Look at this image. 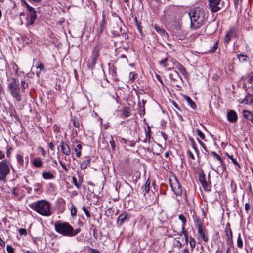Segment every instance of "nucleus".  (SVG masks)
I'll use <instances>...</instances> for the list:
<instances>
[{
  "label": "nucleus",
  "instance_id": "nucleus-6",
  "mask_svg": "<svg viewBox=\"0 0 253 253\" xmlns=\"http://www.w3.org/2000/svg\"><path fill=\"white\" fill-rule=\"evenodd\" d=\"M10 172V168L6 160L0 162V181H5L6 176Z\"/></svg>",
  "mask_w": 253,
  "mask_h": 253
},
{
  "label": "nucleus",
  "instance_id": "nucleus-19",
  "mask_svg": "<svg viewBox=\"0 0 253 253\" xmlns=\"http://www.w3.org/2000/svg\"><path fill=\"white\" fill-rule=\"evenodd\" d=\"M85 160L81 164V169L84 170L88 166H90V159L88 156L85 157Z\"/></svg>",
  "mask_w": 253,
  "mask_h": 253
},
{
  "label": "nucleus",
  "instance_id": "nucleus-20",
  "mask_svg": "<svg viewBox=\"0 0 253 253\" xmlns=\"http://www.w3.org/2000/svg\"><path fill=\"white\" fill-rule=\"evenodd\" d=\"M243 116L244 118L253 123V115L250 111L246 110H244L243 111Z\"/></svg>",
  "mask_w": 253,
  "mask_h": 253
},
{
  "label": "nucleus",
  "instance_id": "nucleus-27",
  "mask_svg": "<svg viewBox=\"0 0 253 253\" xmlns=\"http://www.w3.org/2000/svg\"><path fill=\"white\" fill-rule=\"evenodd\" d=\"M178 234L179 236H181L182 234H183L184 236V237H185V242L186 243H188V232L185 230V227H183V229H182V232L181 233H178Z\"/></svg>",
  "mask_w": 253,
  "mask_h": 253
},
{
  "label": "nucleus",
  "instance_id": "nucleus-7",
  "mask_svg": "<svg viewBox=\"0 0 253 253\" xmlns=\"http://www.w3.org/2000/svg\"><path fill=\"white\" fill-rule=\"evenodd\" d=\"M169 76L172 86L179 87L182 82V79L178 72L176 71H172L169 74Z\"/></svg>",
  "mask_w": 253,
  "mask_h": 253
},
{
  "label": "nucleus",
  "instance_id": "nucleus-48",
  "mask_svg": "<svg viewBox=\"0 0 253 253\" xmlns=\"http://www.w3.org/2000/svg\"><path fill=\"white\" fill-rule=\"evenodd\" d=\"M168 61V58H165L164 59L159 61V64L161 65H163L164 67H166L167 65L166 64Z\"/></svg>",
  "mask_w": 253,
  "mask_h": 253
},
{
  "label": "nucleus",
  "instance_id": "nucleus-39",
  "mask_svg": "<svg viewBox=\"0 0 253 253\" xmlns=\"http://www.w3.org/2000/svg\"><path fill=\"white\" fill-rule=\"evenodd\" d=\"M247 56L243 54L238 55V58L240 62H245L247 60Z\"/></svg>",
  "mask_w": 253,
  "mask_h": 253
},
{
  "label": "nucleus",
  "instance_id": "nucleus-29",
  "mask_svg": "<svg viewBox=\"0 0 253 253\" xmlns=\"http://www.w3.org/2000/svg\"><path fill=\"white\" fill-rule=\"evenodd\" d=\"M16 159H17V161L18 162L19 164L21 166H23L24 165V159H23V156L20 154H17L16 155Z\"/></svg>",
  "mask_w": 253,
  "mask_h": 253
},
{
  "label": "nucleus",
  "instance_id": "nucleus-64",
  "mask_svg": "<svg viewBox=\"0 0 253 253\" xmlns=\"http://www.w3.org/2000/svg\"><path fill=\"white\" fill-rule=\"evenodd\" d=\"M59 163L60 164V165H61V166L62 167V168L66 170V171H67L68 170V169L66 168L65 165L63 163V162L62 161H59Z\"/></svg>",
  "mask_w": 253,
  "mask_h": 253
},
{
  "label": "nucleus",
  "instance_id": "nucleus-32",
  "mask_svg": "<svg viewBox=\"0 0 253 253\" xmlns=\"http://www.w3.org/2000/svg\"><path fill=\"white\" fill-rule=\"evenodd\" d=\"M237 246H238V247L239 248H242L243 247V240H242V239L241 238V235L240 233H239L238 234V238H237Z\"/></svg>",
  "mask_w": 253,
  "mask_h": 253
},
{
  "label": "nucleus",
  "instance_id": "nucleus-59",
  "mask_svg": "<svg viewBox=\"0 0 253 253\" xmlns=\"http://www.w3.org/2000/svg\"><path fill=\"white\" fill-rule=\"evenodd\" d=\"M19 232L20 235H26L27 234V231H26V229H23V228L20 229L19 230Z\"/></svg>",
  "mask_w": 253,
  "mask_h": 253
},
{
  "label": "nucleus",
  "instance_id": "nucleus-13",
  "mask_svg": "<svg viewBox=\"0 0 253 253\" xmlns=\"http://www.w3.org/2000/svg\"><path fill=\"white\" fill-rule=\"evenodd\" d=\"M225 230L226 232V236L227 237L226 240V243L229 246H232L233 245V241L232 239V232L230 227L229 223H227L226 224Z\"/></svg>",
  "mask_w": 253,
  "mask_h": 253
},
{
  "label": "nucleus",
  "instance_id": "nucleus-47",
  "mask_svg": "<svg viewBox=\"0 0 253 253\" xmlns=\"http://www.w3.org/2000/svg\"><path fill=\"white\" fill-rule=\"evenodd\" d=\"M146 137L148 139L149 141H150L151 138V129L150 126H148V131H146Z\"/></svg>",
  "mask_w": 253,
  "mask_h": 253
},
{
  "label": "nucleus",
  "instance_id": "nucleus-4",
  "mask_svg": "<svg viewBox=\"0 0 253 253\" xmlns=\"http://www.w3.org/2000/svg\"><path fill=\"white\" fill-rule=\"evenodd\" d=\"M55 231L65 236L70 237L72 226L68 222L58 221L54 224Z\"/></svg>",
  "mask_w": 253,
  "mask_h": 253
},
{
  "label": "nucleus",
  "instance_id": "nucleus-54",
  "mask_svg": "<svg viewBox=\"0 0 253 253\" xmlns=\"http://www.w3.org/2000/svg\"><path fill=\"white\" fill-rule=\"evenodd\" d=\"M37 68L40 69V71L44 70V66L42 62H41L39 65L37 66Z\"/></svg>",
  "mask_w": 253,
  "mask_h": 253
},
{
  "label": "nucleus",
  "instance_id": "nucleus-15",
  "mask_svg": "<svg viewBox=\"0 0 253 253\" xmlns=\"http://www.w3.org/2000/svg\"><path fill=\"white\" fill-rule=\"evenodd\" d=\"M60 147L62 152L65 155L68 156L71 154V149L69 145L64 141L60 142Z\"/></svg>",
  "mask_w": 253,
  "mask_h": 253
},
{
  "label": "nucleus",
  "instance_id": "nucleus-24",
  "mask_svg": "<svg viewBox=\"0 0 253 253\" xmlns=\"http://www.w3.org/2000/svg\"><path fill=\"white\" fill-rule=\"evenodd\" d=\"M82 149V146L81 144H78L76 147L74 148V151L76 152L77 157L79 158L81 155V150Z\"/></svg>",
  "mask_w": 253,
  "mask_h": 253
},
{
  "label": "nucleus",
  "instance_id": "nucleus-37",
  "mask_svg": "<svg viewBox=\"0 0 253 253\" xmlns=\"http://www.w3.org/2000/svg\"><path fill=\"white\" fill-rule=\"evenodd\" d=\"M154 28L156 30V31L161 35H164L165 33V31L163 29L161 28L157 25H154Z\"/></svg>",
  "mask_w": 253,
  "mask_h": 253
},
{
  "label": "nucleus",
  "instance_id": "nucleus-41",
  "mask_svg": "<svg viewBox=\"0 0 253 253\" xmlns=\"http://www.w3.org/2000/svg\"><path fill=\"white\" fill-rule=\"evenodd\" d=\"M77 214V209L76 207L72 205L71 209V214L72 216H76Z\"/></svg>",
  "mask_w": 253,
  "mask_h": 253
},
{
  "label": "nucleus",
  "instance_id": "nucleus-31",
  "mask_svg": "<svg viewBox=\"0 0 253 253\" xmlns=\"http://www.w3.org/2000/svg\"><path fill=\"white\" fill-rule=\"evenodd\" d=\"M178 218L179 220H180L182 223V229H183V227H185L186 223V219L184 215L182 214H180L178 216Z\"/></svg>",
  "mask_w": 253,
  "mask_h": 253
},
{
  "label": "nucleus",
  "instance_id": "nucleus-49",
  "mask_svg": "<svg viewBox=\"0 0 253 253\" xmlns=\"http://www.w3.org/2000/svg\"><path fill=\"white\" fill-rule=\"evenodd\" d=\"M179 70H180L181 73L182 74H183V75H185L187 73L185 68L182 65H180V66L179 67Z\"/></svg>",
  "mask_w": 253,
  "mask_h": 253
},
{
  "label": "nucleus",
  "instance_id": "nucleus-42",
  "mask_svg": "<svg viewBox=\"0 0 253 253\" xmlns=\"http://www.w3.org/2000/svg\"><path fill=\"white\" fill-rule=\"evenodd\" d=\"M73 125L75 127L79 128L80 127V123L77 118H74L72 119Z\"/></svg>",
  "mask_w": 253,
  "mask_h": 253
},
{
  "label": "nucleus",
  "instance_id": "nucleus-3",
  "mask_svg": "<svg viewBox=\"0 0 253 253\" xmlns=\"http://www.w3.org/2000/svg\"><path fill=\"white\" fill-rule=\"evenodd\" d=\"M8 89L16 101L20 102L22 100L20 95V89L19 86V81L15 78H12L8 84Z\"/></svg>",
  "mask_w": 253,
  "mask_h": 253
},
{
  "label": "nucleus",
  "instance_id": "nucleus-56",
  "mask_svg": "<svg viewBox=\"0 0 253 253\" xmlns=\"http://www.w3.org/2000/svg\"><path fill=\"white\" fill-rule=\"evenodd\" d=\"M136 76H137L136 74L134 73L133 72H130V80L131 81H133L135 79Z\"/></svg>",
  "mask_w": 253,
  "mask_h": 253
},
{
  "label": "nucleus",
  "instance_id": "nucleus-44",
  "mask_svg": "<svg viewBox=\"0 0 253 253\" xmlns=\"http://www.w3.org/2000/svg\"><path fill=\"white\" fill-rule=\"evenodd\" d=\"M72 182L77 188L78 189L80 188L81 184L78 182L77 179L75 177H72Z\"/></svg>",
  "mask_w": 253,
  "mask_h": 253
},
{
  "label": "nucleus",
  "instance_id": "nucleus-10",
  "mask_svg": "<svg viewBox=\"0 0 253 253\" xmlns=\"http://www.w3.org/2000/svg\"><path fill=\"white\" fill-rule=\"evenodd\" d=\"M197 226L198 227V234L203 239V240L207 242L209 239L208 236L205 233L202 226V222L200 219L198 218L196 221Z\"/></svg>",
  "mask_w": 253,
  "mask_h": 253
},
{
  "label": "nucleus",
  "instance_id": "nucleus-55",
  "mask_svg": "<svg viewBox=\"0 0 253 253\" xmlns=\"http://www.w3.org/2000/svg\"><path fill=\"white\" fill-rule=\"evenodd\" d=\"M135 21L136 25L137 26L138 30L139 31V32L140 33H141V32H142L141 26L140 24L138 23V21L137 20L136 18H135Z\"/></svg>",
  "mask_w": 253,
  "mask_h": 253
},
{
  "label": "nucleus",
  "instance_id": "nucleus-40",
  "mask_svg": "<svg viewBox=\"0 0 253 253\" xmlns=\"http://www.w3.org/2000/svg\"><path fill=\"white\" fill-rule=\"evenodd\" d=\"M226 155L229 159L231 160L234 164L237 165L239 168H240L239 164L238 163L237 160L233 157L232 155H230L228 153H226Z\"/></svg>",
  "mask_w": 253,
  "mask_h": 253
},
{
  "label": "nucleus",
  "instance_id": "nucleus-5",
  "mask_svg": "<svg viewBox=\"0 0 253 253\" xmlns=\"http://www.w3.org/2000/svg\"><path fill=\"white\" fill-rule=\"evenodd\" d=\"M113 16L114 19L111 24L113 27L112 33L115 36H119L122 33V26L123 25V22L121 18L117 14Z\"/></svg>",
  "mask_w": 253,
  "mask_h": 253
},
{
  "label": "nucleus",
  "instance_id": "nucleus-60",
  "mask_svg": "<svg viewBox=\"0 0 253 253\" xmlns=\"http://www.w3.org/2000/svg\"><path fill=\"white\" fill-rule=\"evenodd\" d=\"M242 0H234V2L235 6L237 7L238 5L242 3Z\"/></svg>",
  "mask_w": 253,
  "mask_h": 253
},
{
  "label": "nucleus",
  "instance_id": "nucleus-17",
  "mask_svg": "<svg viewBox=\"0 0 253 253\" xmlns=\"http://www.w3.org/2000/svg\"><path fill=\"white\" fill-rule=\"evenodd\" d=\"M240 103L248 105L253 104V95L249 93L247 94L245 98Z\"/></svg>",
  "mask_w": 253,
  "mask_h": 253
},
{
  "label": "nucleus",
  "instance_id": "nucleus-62",
  "mask_svg": "<svg viewBox=\"0 0 253 253\" xmlns=\"http://www.w3.org/2000/svg\"><path fill=\"white\" fill-rule=\"evenodd\" d=\"M39 149L41 150V152L42 153V155L43 156H45V155H46V152L44 150V149L41 147H39Z\"/></svg>",
  "mask_w": 253,
  "mask_h": 253
},
{
  "label": "nucleus",
  "instance_id": "nucleus-14",
  "mask_svg": "<svg viewBox=\"0 0 253 253\" xmlns=\"http://www.w3.org/2000/svg\"><path fill=\"white\" fill-rule=\"evenodd\" d=\"M36 19L37 15L35 11L28 13L26 17L27 24L30 25H33Z\"/></svg>",
  "mask_w": 253,
  "mask_h": 253
},
{
  "label": "nucleus",
  "instance_id": "nucleus-57",
  "mask_svg": "<svg viewBox=\"0 0 253 253\" xmlns=\"http://www.w3.org/2000/svg\"><path fill=\"white\" fill-rule=\"evenodd\" d=\"M89 253H100V252L94 249L89 248L88 249Z\"/></svg>",
  "mask_w": 253,
  "mask_h": 253
},
{
  "label": "nucleus",
  "instance_id": "nucleus-2",
  "mask_svg": "<svg viewBox=\"0 0 253 253\" xmlns=\"http://www.w3.org/2000/svg\"><path fill=\"white\" fill-rule=\"evenodd\" d=\"M29 207L43 216H49L52 214L50 204L45 200L35 202L30 204Z\"/></svg>",
  "mask_w": 253,
  "mask_h": 253
},
{
  "label": "nucleus",
  "instance_id": "nucleus-53",
  "mask_svg": "<svg viewBox=\"0 0 253 253\" xmlns=\"http://www.w3.org/2000/svg\"><path fill=\"white\" fill-rule=\"evenodd\" d=\"M106 24V22L105 21L104 17L103 16L102 21L100 22L99 26H100L101 27H103L105 28Z\"/></svg>",
  "mask_w": 253,
  "mask_h": 253
},
{
  "label": "nucleus",
  "instance_id": "nucleus-51",
  "mask_svg": "<svg viewBox=\"0 0 253 253\" xmlns=\"http://www.w3.org/2000/svg\"><path fill=\"white\" fill-rule=\"evenodd\" d=\"M110 144L112 150L114 151L116 148V144L112 137H111V140L110 141Z\"/></svg>",
  "mask_w": 253,
  "mask_h": 253
},
{
  "label": "nucleus",
  "instance_id": "nucleus-52",
  "mask_svg": "<svg viewBox=\"0 0 253 253\" xmlns=\"http://www.w3.org/2000/svg\"><path fill=\"white\" fill-rule=\"evenodd\" d=\"M104 29V27H101L100 26L97 29V33L99 36L102 34Z\"/></svg>",
  "mask_w": 253,
  "mask_h": 253
},
{
  "label": "nucleus",
  "instance_id": "nucleus-8",
  "mask_svg": "<svg viewBox=\"0 0 253 253\" xmlns=\"http://www.w3.org/2000/svg\"><path fill=\"white\" fill-rule=\"evenodd\" d=\"M101 46L98 44L96 45L92 48V54L90 57V63L89 66L93 68L96 63V61L100 56L99 51L101 49Z\"/></svg>",
  "mask_w": 253,
  "mask_h": 253
},
{
  "label": "nucleus",
  "instance_id": "nucleus-45",
  "mask_svg": "<svg viewBox=\"0 0 253 253\" xmlns=\"http://www.w3.org/2000/svg\"><path fill=\"white\" fill-rule=\"evenodd\" d=\"M196 131L197 135L200 137V138L204 140L205 138L204 134L199 129H197Z\"/></svg>",
  "mask_w": 253,
  "mask_h": 253
},
{
  "label": "nucleus",
  "instance_id": "nucleus-46",
  "mask_svg": "<svg viewBox=\"0 0 253 253\" xmlns=\"http://www.w3.org/2000/svg\"><path fill=\"white\" fill-rule=\"evenodd\" d=\"M201 185L205 191H210V187L208 185L207 181L204 183H202Z\"/></svg>",
  "mask_w": 253,
  "mask_h": 253
},
{
  "label": "nucleus",
  "instance_id": "nucleus-21",
  "mask_svg": "<svg viewBox=\"0 0 253 253\" xmlns=\"http://www.w3.org/2000/svg\"><path fill=\"white\" fill-rule=\"evenodd\" d=\"M33 165L37 168H40L43 165V162L40 157L35 158L32 161Z\"/></svg>",
  "mask_w": 253,
  "mask_h": 253
},
{
  "label": "nucleus",
  "instance_id": "nucleus-43",
  "mask_svg": "<svg viewBox=\"0 0 253 253\" xmlns=\"http://www.w3.org/2000/svg\"><path fill=\"white\" fill-rule=\"evenodd\" d=\"M82 209L84 211V212L86 217L87 218H90L91 217V215L90 214L89 211L86 208V207L85 206H83L82 207Z\"/></svg>",
  "mask_w": 253,
  "mask_h": 253
},
{
  "label": "nucleus",
  "instance_id": "nucleus-63",
  "mask_svg": "<svg viewBox=\"0 0 253 253\" xmlns=\"http://www.w3.org/2000/svg\"><path fill=\"white\" fill-rule=\"evenodd\" d=\"M188 154L189 156V157L193 160L195 159V157L194 156V155L193 154L192 152L190 151H188Z\"/></svg>",
  "mask_w": 253,
  "mask_h": 253
},
{
  "label": "nucleus",
  "instance_id": "nucleus-50",
  "mask_svg": "<svg viewBox=\"0 0 253 253\" xmlns=\"http://www.w3.org/2000/svg\"><path fill=\"white\" fill-rule=\"evenodd\" d=\"M6 250L8 253H13L14 252V249L10 245H7Z\"/></svg>",
  "mask_w": 253,
  "mask_h": 253
},
{
  "label": "nucleus",
  "instance_id": "nucleus-25",
  "mask_svg": "<svg viewBox=\"0 0 253 253\" xmlns=\"http://www.w3.org/2000/svg\"><path fill=\"white\" fill-rule=\"evenodd\" d=\"M42 177L45 179H52L54 178V175L50 172H45L42 173Z\"/></svg>",
  "mask_w": 253,
  "mask_h": 253
},
{
  "label": "nucleus",
  "instance_id": "nucleus-22",
  "mask_svg": "<svg viewBox=\"0 0 253 253\" xmlns=\"http://www.w3.org/2000/svg\"><path fill=\"white\" fill-rule=\"evenodd\" d=\"M184 98L185 100L187 101L189 105L193 109H196L197 108L196 105L195 103L191 99V98L186 95L184 96Z\"/></svg>",
  "mask_w": 253,
  "mask_h": 253
},
{
  "label": "nucleus",
  "instance_id": "nucleus-18",
  "mask_svg": "<svg viewBox=\"0 0 253 253\" xmlns=\"http://www.w3.org/2000/svg\"><path fill=\"white\" fill-rule=\"evenodd\" d=\"M127 218L128 214L125 212L120 214L117 219V224L119 226H121L122 224L125 223Z\"/></svg>",
  "mask_w": 253,
  "mask_h": 253
},
{
  "label": "nucleus",
  "instance_id": "nucleus-61",
  "mask_svg": "<svg viewBox=\"0 0 253 253\" xmlns=\"http://www.w3.org/2000/svg\"><path fill=\"white\" fill-rule=\"evenodd\" d=\"M12 149L11 147H8L6 149V155L7 157H10V156L11 155L10 150Z\"/></svg>",
  "mask_w": 253,
  "mask_h": 253
},
{
  "label": "nucleus",
  "instance_id": "nucleus-9",
  "mask_svg": "<svg viewBox=\"0 0 253 253\" xmlns=\"http://www.w3.org/2000/svg\"><path fill=\"white\" fill-rule=\"evenodd\" d=\"M224 2L221 0H208V5L212 12H217L223 6Z\"/></svg>",
  "mask_w": 253,
  "mask_h": 253
},
{
  "label": "nucleus",
  "instance_id": "nucleus-11",
  "mask_svg": "<svg viewBox=\"0 0 253 253\" xmlns=\"http://www.w3.org/2000/svg\"><path fill=\"white\" fill-rule=\"evenodd\" d=\"M170 181L171 180H170ZM170 184L174 193L177 196H180L182 194V190L177 179H175L172 183L170 182Z\"/></svg>",
  "mask_w": 253,
  "mask_h": 253
},
{
  "label": "nucleus",
  "instance_id": "nucleus-23",
  "mask_svg": "<svg viewBox=\"0 0 253 253\" xmlns=\"http://www.w3.org/2000/svg\"><path fill=\"white\" fill-rule=\"evenodd\" d=\"M150 181L149 179H148L144 185V186L142 187V190L145 195L147 193H148L150 189Z\"/></svg>",
  "mask_w": 253,
  "mask_h": 253
},
{
  "label": "nucleus",
  "instance_id": "nucleus-58",
  "mask_svg": "<svg viewBox=\"0 0 253 253\" xmlns=\"http://www.w3.org/2000/svg\"><path fill=\"white\" fill-rule=\"evenodd\" d=\"M156 77L158 80V81L160 82L162 85L164 86V84L162 79L161 78L160 76L158 74H156Z\"/></svg>",
  "mask_w": 253,
  "mask_h": 253
},
{
  "label": "nucleus",
  "instance_id": "nucleus-34",
  "mask_svg": "<svg viewBox=\"0 0 253 253\" xmlns=\"http://www.w3.org/2000/svg\"><path fill=\"white\" fill-rule=\"evenodd\" d=\"M189 244L192 249H193L196 246V240L191 236L189 237Z\"/></svg>",
  "mask_w": 253,
  "mask_h": 253
},
{
  "label": "nucleus",
  "instance_id": "nucleus-1",
  "mask_svg": "<svg viewBox=\"0 0 253 253\" xmlns=\"http://www.w3.org/2000/svg\"><path fill=\"white\" fill-rule=\"evenodd\" d=\"M191 20V27L194 29L199 28L206 20L205 12L203 9L196 8L189 12Z\"/></svg>",
  "mask_w": 253,
  "mask_h": 253
},
{
  "label": "nucleus",
  "instance_id": "nucleus-33",
  "mask_svg": "<svg viewBox=\"0 0 253 253\" xmlns=\"http://www.w3.org/2000/svg\"><path fill=\"white\" fill-rule=\"evenodd\" d=\"M212 154L218 161H220V163L223 166V169H225V166L223 165V162L222 158L215 152H212Z\"/></svg>",
  "mask_w": 253,
  "mask_h": 253
},
{
  "label": "nucleus",
  "instance_id": "nucleus-36",
  "mask_svg": "<svg viewBox=\"0 0 253 253\" xmlns=\"http://www.w3.org/2000/svg\"><path fill=\"white\" fill-rule=\"evenodd\" d=\"M199 180L201 184L206 182V176L204 173H200L199 174Z\"/></svg>",
  "mask_w": 253,
  "mask_h": 253
},
{
  "label": "nucleus",
  "instance_id": "nucleus-16",
  "mask_svg": "<svg viewBox=\"0 0 253 253\" xmlns=\"http://www.w3.org/2000/svg\"><path fill=\"white\" fill-rule=\"evenodd\" d=\"M227 120L231 123L236 122L238 119L236 112L232 110L228 112L227 114Z\"/></svg>",
  "mask_w": 253,
  "mask_h": 253
},
{
  "label": "nucleus",
  "instance_id": "nucleus-12",
  "mask_svg": "<svg viewBox=\"0 0 253 253\" xmlns=\"http://www.w3.org/2000/svg\"><path fill=\"white\" fill-rule=\"evenodd\" d=\"M237 37L236 30L232 28L229 29L227 32L224 37V43L227 44L230 42L231 39L236 38Z\"/></svg>",
  "mask_w": 253,
  "mask_h": 253
},
{
  "label": "nucleus",
  "instance_id": "nucleus-38",
  "mask_svg": "<svg viewBox=\"0 0 253 253\" xmlns=\"http://www.w3.org/2000/svg\"><path fill=\"white\" fill-rule=\"evenodd\" d=\"M218 44V41L214 42V44L213 45V46L212 47H211V49L209 50V52H214L217 48Z\"/></svg>",
  "mask_w": 253,
  "mask_h": 253
},
{
  "label": "nucleus",
  "instance_id": "nucleus-30",
  "mask_svg": "<svg viewBox=\"0 0 253 253\" xmlns=\"http://www.w3.org/2000/svg\"><path fill=\"white\" fill-rule=\"evenodd\" d=\"M21 89L22 92H25V89L28 87V84L25 80H22L21 81Z\"/></svg>",
  "mask_w": 253,
  "mask_h": 253
},
{
  "label": "nucleus",
  "instance_id": "nucleus-35",
  "mask_svg": "<svg viewBox=\"0 0 253 253\" xmlns=\"http://www.w3.org/2000/svg\"><path fill=\"white\" fill-rule=\"evenodd\" d=\"M81 232V229L80 228H77L76 229L74 230L73 227L72 226V231L70 233V237L74 236L76 235H77L79 233Z\"/></svg>",
  "mask_w": 253,
  "mask_h": 253
},
{
  "label": "nucleus",
  "instance_id": "nucleus-28",
  "mask_svg": "<svg viewBox=\"0 0 253 253\" xmlns=\"http://www.w3.org/2000/svg\"><path fill=\"white\" fill-rule=\"evenodd\" d=\"M122 114L125 117H128L130 116L131 114L129 107H125L123 110Z\"/></svg>",
  "mask_w": 253,
  "mask_h": 253
},
{
  "label": "nucleus",
  "instance_id": "nucleus-26",
  "mask_svg": "<svg viewBox=\"0 0 253 253\" xmlns=\"http://www.w3.org/2000/svg\"><path fill=\"white\" fill-rule=\"evenodd\" d=\"M21 3L23 5L26 6L28 11V13L35 11L34 8L30 6L24 0H21Z\"/></svg>",
  "mask_w": 253,
  "mask_h": 253
}]
</instances>
